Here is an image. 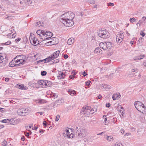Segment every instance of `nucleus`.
Returning a JSON list of instances; mask_svg holds the SVG:
<instances>
[{"mask_svg": "<svg viewBox=\"0 0 146 146\" xmlns=\"http://www.w3.org/2000/svg\"><path fill=\"white\" fill-rule=\"evenodd\" d=\"M74 17V14L70 12H66L61 15L60 21L66 27H70L74 24V22L72 21Z\"/></svg>", "mask_w": 146, "mask_h": 146, "instance_id": "obj_1", "label": "nucleus"}, {"mask_svg": "<svg viewBox=\"0 0 146 146\" xmlns=\"http://www.w3.org/2000/svg\"><path fill=\"white\" fill-rule=\"evenodd\" d=\"M134 106L138 111L141 112H142L143 113H144L142 110L143 109H144V110L145 108V107L144 105L141 102L139 101H136L135 102Z\"/></svg>", "mask_w": 146, "mask_h": 146, "instance_id": "obj_2", "label": "nucleus"}, {"mask_svg": "<svg viewBox=\"0 0 146 146\" xmlns=\"http://www.w3.org/2000/svg\"><path fill=\"white\" fill-rule=\"evenodd\" d=\"M98 36L100 37L106 39L108 37L109 33L106 29H103L99 31L98 33Z\"/></svg>", "mask_w": 146, "mask_h": 146, "instance_id": "obj_3", "label": "nucleus"}, {"mask_svg": "<svg viewBox=\"0 0 146 146\" xmlns=\"http://www.w3.org/2000/svg\"><path fill=\"white\" fill-rule=\"evenodd\" d=\"M15 58V60H16V62H20V63H19V64L25 62V60H26L27 59L26 58L25 56L23 54L17 56Z\"/></svg>", "mask_w": 146, "mask_h": 146, "instance_id": "obj_4", "label": "nucleus"}, {"mask_svg": "<svg viewBox=\"0 0 146 146\" xmlns=\"http://www.w3.org/2000/svg\"><path fill=\"white\" fill-rule=\"evenodd\" d=\"M86 132L84 129L82 128H80L78 130H77V135L80 138L85 137L86 135Z\"/></svg>", "mask_w": 146, "mask_h": 146, "instance_id": "obj_5", "label": "nucleus"}, {"mask_svg": "<svg viewBox=\"0 0 146 146\" xmlns=\"http://www.w3.org/2000/svg\"><path fill=\"white\" fill-rule=\"evenodd\" d=\"M30 110L28 108L18 110L17 112L19 115L25 116L27 115L30 112Z\"/></svg>", "mask_w": 146, "mask_h": 146, "instance_id": "obj_6", "label": "nucleus"}, {"mask_svg": "<svg viewBox=\"0 0 146 146\" xmlns=\"http://www.w3.org/2000/svg\"><path fill=\"white\" fill-rule=\"evenodd\" d=\"M91 107L89 106H87L85 108H83L81 111L83 114H86V115L88 116L90 114L91 111L90 109Z\"/></svg>", "mask_w": 146, "mask_h": 146, "instance_id": "obj_7", "label": "nucleus"}, {"mask_svg": "<svg viewBox=\"0 0 146 146\" xmlns=\"http://www.w3.org/2000/svg\"><path fill=\"white\" fill-rule=\"evenodd\" d=\"M52 36V33L50 32H45L44 31V33L43 36H41L42 39H46L51 38Z\"/></svg>", "mask_w": 146, "mask_h": 146, "instance_id": "obj_8", "label": "nucleus"}, {"mask_svg": "<svg viewBox=\"0 0 146 146\" xmlns=\"http://www.w3.org/2000/svg\"><path fill=\"white\" fill-rule=\"evenodd\" d=\"M60 53V51L58 50L55 52L53 54L49 56L48 58V59H49V61L50 62L58 57Z\"/></svg>", "mask_w": 146, "mask_h": 146, "instance_id": "obj_9", "label": "nucleus"}, {"mask_svg": "<svg viewBox=\"0 0 146 146\" xmlns=\"http://www.w3.org/2000/svg\"><path fill=\"white\" fill-rule=\"evenodd\" d=\"M124 36L123 33L117 34L116 36V41L117 43L119 44L122 41Z\"/></svg>", "mask_w": 146, "mask_h": 146, "instance_id": "obj_10", "label": "nucleus"}, {"mask_svg": "<svg viewBox=\"0 0 146 146\" xmlns=\"http://www.w3.org/2000/svg\"><path fill=\"white\" fill-rule=\"evenodd\" d=\"M29 40L30 43L32 44L34 46L37 45L39 44V42L36 38L34 37L33 38L32 37H29Z\"/></svg>", "mask_w": 146, "mask_h": 146, "instance_id": "obj_11", "label": "nucleus"}, {"mask_svg": "<svg viewBox=\"0 0 146 146\" xmlns=\"http://www.w3.org/2000/svg\"><path fill=\"white\" fill-rule=\"evenodd\" d=\"M99 45L101 48L104 50H106L107 49V46L106 42L103 43L101 42L99 44Z\"/></svg>", "mask_w": 146, "mask_h": 146, "instance_id": "obj_12", "label": "nucleus"}, {"mask_svg": "<svg viewBox=\"0 0 146 146\" xmlns=\"http://www.w3.org/2000/svg\"><path fill=\"white\" fill-rule=\"evenodd\" d=\"M145 57L144 55H140L136 56L134 57L133 59L135 60H141L143 58Z\"/></svg>", "mask_w": 146, "mask_h": 146, "instance_id": "obj_13", "label": "nucleus"}, {"mask_svg": "<svg viewBox=\"0 0 146 146\" xmlns=\"http://www.w3.org/2000/svg\"><path fill=\"white\" fill-rule=\"evenodd\" d=\"M3 56L0 55V63H2L4 66L6 63V59L3 57Z\"/></svg>", "mask_w": 146, "mask_h": 146, "instance_id": "obj_14", "label": "nucleus"}, {"mask_svg": "<svg viewBox=\"0 0 146 146\" xmlns=\"http://www.w3.org/2000/svg\"><path fill=\"white\" fill-rule=\"evenodd\" d=\"M17 63L16 62V60H15V58H14V60H13L9 63V65L10 67H13L15 65L19 64H16Z\"/></svg>", "mask_w": 146, "mask_h": 146, "instance_id": "obj_15", "label": "nucleus"}, {"mask_svg": "<svg viewBox=\"0 0 146 146\" xmlns=\"http://www.w3.org/2000/svg\"><path fill=\"white\" fill-rule=\"evenodd\" d=\"M17 87L19 89H21L22 90H26L28 89L27 87L26 86H24L23 84H17Z\"/></svg>", "mask_w": 146, "mask_h": 146, "instance_id": "obj_16", "label": "nucleus"}, {"mask_svg": "<svg viewBox=\"0 0 146 146\" xmlns=\"http://www.w3.org/2000/svg\"><path fill=\"white\" fill-rule=\"evenodd\" d=\"M49 59H48V58H47L43 60H40L37 61V63H39L40 62H44V63H46L49 62Z\"/></svg>", "mask_w": 146, "mask_h": 146, "instance_id": "obj_17", "label": "nucleus"}, {"mask_svg": "<svg viewBox=\"0 0 146 146\" xmlns=\"http://www.w3.org/2000/svg\"><path fill=\"white\" fill-rule=\"evenodd\" d=\"M13 32L11 33H10L9 34L7 35V36L8 37H10L11 38H15V36H16V33H12Z\"/></svg>", "mask_w": 146, "mask_h": 146, "instance_id": "obj_18", "label": "nucleus"}, {"mask_svg": "<svg viewBox=\"0 0 146 146\" xmlns=\"http://www.w3.org/2000/svg\"><path fill=\"white\" fill-rule=\"evenodd\" d=\"M106 139L108 142H110L113 141L114 140V138L112 136L107 135Z\"/></svg>", "mask_w": 146, "mask_h": 146, "instance_id": "obj_19", "label": "nucleus"}, {"mask_svg": "<svg viewBox=\"0 0 146 146\" xmlns=\"http://www.w3.org/2000/svg\"><path fill=\"white\" fill-rule=\"evenodd\" d=\"M74 42V38H69L68 40V44L69 45H71Z\"/></svg>", "mask_w": 146, "mask_h": 146, "instance_id": "obj_20", "label": "nucleus"}, {"mask_svg": "<svg viewBox=\"0 0 146 146\" xmlns=\"http://www.w3.org/2000/svg\"><path fill=\"white\" fill-rule=\"evenodd\" d=\"M106 42V43L107 49H111L112 46V43L110 42Z\"/></svg>", "mask_w": 146, "mask_h": 146, "instance_id": "obj_21", "label": "nucleus"}, {"mask_svg": "<svg viewBox=\"0 0 146 146\" xmlns=\"http://www.w3.org/2000/svg\"><path fill=\"white\" fill-rule=\"evenodd\" d=\"M68 92L69 94L71 96H73L76 94V91L73 90H69L68 91Z\"/></svg>", "mask_w": 146, "mask_h": 146, "instance_id": "obj_22", "label": "nucleus"}, {"mask_svg": "<svg viewBox=\"0 0 146 146\" xmlns=\"http://www.w3.org/2000/svg\"><path fill=\"white\" fill-rule=\"evenodd\" d=\"M36 33L37 35H39V37L41 39V36H43V34L44 33V31L42 30L40 31V30L37 31L36 32Z\"/></svg>", "mask_w": 146, "mask_h": 146, "instance_id": "obj_23", "label": "nucleus"}, {"mask_svg": "<svg viewBox=\"0 0 146 146\" xmlns=\"http://www.w3.org/2000/svg\"><path fill=\"white\" fill-rule=\"evenodd\" d=\"M46 86L45 88L49 87L52 85V82L48 80H45Z\"/></svg>", "mask_w": 146, "mask_h": 146, "instance_id": "obj_24", "label": "nucleus"}, {"mask_svg": "<svg viewBox=\"0 0 146 146\" xmlns=\"http://www.w3.org/2000/svg\"><path fill=\"white\" fill-rule=\"evenodd\" d=\"M65 74L62 72H60L58 76V77L60 78H63L65 76Z\"/></svg>", "mask_w": 146, "mask_h": 146, "instance_id": "obj_25", "label": "nucleus"}, {"mask_svg": "<svg viewBox=\"0 0 146 146\" xmlns=\"http://www.w3.org/2000/svg\"><path fill=\"white\" fill-rule=\"evenodd\" d=\"M100 49L99 48V47H97L96 48L94 51V53H100Z\"/></svg>", "mask_w": 146, "mask_h": 146, "instance_id": "obj_26", "label": "nucleus"}, {"mask_svg": "<svg viewBox=\"0 0 146 146\" xmlns=\"http://www.w3.org/2000/svg\"><path fill=\"white\" fill-rule=\"evenodd\" d=\"M119 111L122 115L124 114V109L123 107H121Z\"/></svg>", "mask_w": 146, "mask_h": 146, "instance_id": "obj_27", "label": "nucleus"}, {"mask_svg": "<svg viewBox=\"0 0 146 146\" xmlns=\"http://www.w3.org/2000/svg\"><path fill=\"white\" fill-rule=\"evenodd\" d=\"M1 144L2 146H6L7 145V141L5 140H4Z\"/></svg>", "mask_w": 146, "mask_h": 146, "instance_id": "obj_28", "label": "nucleus"}, {"mask_svg": "<svg viewBox=\"0 0 146 146\" xmlns=\"http://www.w3.org/2000/svg\"><path fill=\"white\" fill-rule=\"evenodd\" d=\"M103 87L104 88L109 89L110 88V86L108 85L104 84L103 86Z\"/></svg>", "mask_w": 146, "mask_h": 146, "instance_id": "obj_29", "label": "nucleus"}, {"mask_svg": "<svg viewBox=\"0 0 146 146\" xmlns=\"http://www.w3.org/2000/svg\"><path fill=\"white\" fill-rule=\"evenodd\" d=\"M46 102V101L43 99H40L38 100V103L41 104L44 103Z\"/></svg>", "mask_w": 146, "mask_h": 146, "instance_id": "obj_30", "label": "nucleus"}, {"mask_svg": "<svg viewBox=\"0 0 146 146\" xmlns=\"http://www.w3.org/2000/svg\"><path fill=\"white\" fill-rule=\"evenodd\" d=\"M42 87L45 88V87L46 86V82H45V80H42Z\"/></svg>", "mask_w": 146, "mask_h": 146, "instance_id": "obj_31", "label": "nucleus"}, {"mask_svg": "<svg viewBox=\"0 0 146 146\" xmlns=\"http://www.w3.org/2000/svg\"><path fill=\"white\" fill-rule=\"evenodd\" d=\"M118 97V96L117 94H113L112 96V98L113 100H115Z\"/></svg>", "mask_w": 146, "mask_h": 146, "instance_id": "obj_32", "label": "nucleus"}, {"mask_svg": "<svg viewBox=\"0 0 146 146\" xmlns=\"http://www.w3.org/2000/svg\"><path fill=\"white\" fill-rule=\"evenodd\" d=\"M129 21L131 23H133L134 22H135L136 21V19L134 18H131L130 19Z\"/></svg>", "mask_w": 146, "mask_h": 146, "instance_id": "obj_33", "label": "nucleus"}, {"mask_svg": "<svg viewBox=\"0 0 146 146\" xmlns=\"http://www.w3.org/2000/svg\"><path fill=\"white\" fill-rule=\"evenodd\" d=\"M51 95L52 97H54V98H56L58 97L57 94L56 93H52Z\"/></svg>", "mask_w": 146, "mask_h": 146, "instance_id": "obj_34", "label": "nucleus"}, {"mask_svg": "<svg viewBox=\"0 0 146 146\" xmlns=\"http://www.w3.org/2000/svg\"><path fill=\"white\" fill-rule=\"evenodd\" d=\"M47 72L45 71H42L41 73V74L42 76H44L46 75Z\"/></svg>", "mask_w": 146, "mask_h": 146, "instance_id": "obj_35", "label": "nucleus"}, {"mask_svg": "<svg viewBox=\"0 0 146 146\" xmlns=\"http://www.w3.org/2000/svg\"><path fill=\"white\" fill-rule=\"evenodd\" d=\"M66 134H67V137H68L69 138H71V137H72V136H71V135H68V133L69 132V131L68 129L66 130Z\"/></svg>", "mask_w": 146, "mask_h": 146, "instance_id": "obj_36", "label": "nucleus"}, {"mask_svg": "<svg viewBox=\"0 0 146 146\" xmlns=\"http://www.w3.org/2000/svg\"><path fill=\"white\" fill-rule=\"evenodd\" d=\"M88 2L91 4H94L95 3V1L94 0H90Z\"/></svg>", "mask_w": 146, "mask_h": 146, "instance_id": "obj_37", "label": "nucleus"}, {"mask_svg": "<svg viewBox=\"0 0 146 146\" xmlns=\"http://www.w3.org/2000/svg\"><path fill=\"white\" fill-rule=\"evenodd\" d=\"M9 120L8 119L2 120L1 122L3 123H6L8 121H9Z\"/></svg>", "mask_w": 146, "mask_h": 146, "instance_id": "obj_38", "label": "nucleus"}, {"mask_svg": "<svg viewBox=\"0 0 146 146\" xmlns=\"http://www.w3.org/2000/svg\"><path fill=\"white\" fill-rule=\"evenodd\" d=\"M104 123L105 124V125H107L108 123V122L107 121V118H105L104 119Z\"/></svg>", "mask_w": 146, "mask_h": 146, "instance_id": "obj_39", "label": "nucleus"}, {"mask_svg": "<svg viewBox=\"0 0 146 146\" xmlns=\"http://www.w3.org/2000/svg\"><path fill=\"white\" fill-rule=\"evenodd\" d=\"M24 2L25 3L27 4H30V3H31V2L29 0H24Z\"/></svg>", "mask_w": 146, "mask_h": 146, "instance_id": "obj_40", "label": "nucleus"}, {"mask_svg": "<svg viewBox=\"0 0 146 146\" xmlns=\"http://www.w3.org/2000/svg\"><path fill=\"white\" fill-rule=\"evenodd\" d=\"M114 146H123L122 145L121 143H116L115 144Z\"/></svg>", "mask_w": 146, "mask_h": 146, "instance_id": "obj_41", "label": "nucleus"}, {"mask_svg": "<svg viewBox=\"0 0 146 146\" xmlns=\"http://www.w3.org/2000/svg\"><path fill=\"white\" fill-rule=\"evenodd\" d=\"M60 118V115H57L56 117V119H55V121H58Z\"/></svg>", "mask_w": 146, "mask_h": 146, "instance_id": "obj_42", "label": "nucleus"}, {"mask_svg": "<svg viewBox=\"0 0 146 146\" xmlns=\"http://www.w3.org/2000/svg\"><path fill=\"white\" fill-rule=\"evenodd\" d=\"M91 82L90 81H88L86 82V85L87 86H88L90 85V83Z\"/></svg>", "mask_w": 146, "mask_h": 146, "instance_id": "obj_43", "label": "nucleus"}, {"mask_svg": "<svg viewBox=\"0 0 146 146\" xmlns=\"http://www.w3.org/2000/svg\"><path fill=\"white\" fill-rule=\"evenodd\" d=\"M143 21L142 20H139L137 23V25L138 24H139V26H140V25L143 23Z\"/></svg>", "mask_w": 146, "mask_h": 146, "instance_id": "obj_44", "label": "nucleus"}, {"mask_svg": "<svg viewBox=\"0 0 146 146\" xmlns=\"http://www.w3.org/2000/svg\"><path fill=\"white\" fill-rule=\"evenodd\" d=\"M75 74H74L73 75H70L69 76V78H70V79H74L75 77L74 75Z\"/></svg>", "mask_w": 146, "mask_h": 146, "instance_id": "obj_45", "label": "nucleus"}, {"mask_svg": "<svg viewBox=\"0 0 146 146\" xmlns=\"http://www.w3.org/2000/svg\"><path fill=\"white\" fill-rule=\"evenodd\" d=\"M21 38H18L16 39L15 40V41L16 43H17L20 41Z\"/></svg>", "mask_w": 146, "mask_h": 146, "instance_id": "obj_46", "label": "nucleus"}, {"mask_svg": "<svg viewBox=\"0 0 146 146\" xmlns=\"http://www.w3.org/2000/svg\"><path fill=\"white\" fill-rule=\"evenodd\" d=\"M11 42L10 41H8L7 42H5L4 44L6 45H8L11 44Z\"/></svg>", "mask_w": 146, "mask_h": 146, "instance_id": "obj_47", "label": "nucleus"}, {"mask_svg": "<svg viewBox=\"0 0 146 146\" xmlns=\"http://www.w3.org/2000/svg\"><path fill=\"white\" fill-rule=\"evenodd\" d=\"M140 35L142 36H144L145 35V33H143L141 31L140 33Z\"/></svg>", "mask_w": 146, "mask_h": 146, "instance_id": "obj_48", "label": "nucleus"}, {"mask_svg": "<svg viewBox=\"0 0 146 146\" xmlns=\"http://www.w3.org/2000/svg\"><path fill=\"white\" fill-rule=\"evenodd\" d=\"M114 5V4L113 3H111L110 2L108 4V6H113Z\"/></svg>", "mask_w": 146, "mask_h": 146, "instance_id": "obj_49", "label": "nucleus"}, {"mask_svg": "<svg viewBox=\"0 0 146 146\" xmlns=\"http://www.w3.org/2000/svg\"><path fill=\"white\" fill-rule=\"evenodd\" d=\"M0 111L1 112H3L5 111V109L3 108H0Z\"/></svg>", "mask_w": 146, "mask_h": 146, "instance_id": "obj_50", "label": "nucleus"}, {"mask_svg": "<svg viewBox=\"0 0 146 146\" xmlns=\"http://www.w3.org/2000/svg\"><path fill=\"white\" fill-rule=\"evenodd\" d=\"M38 83L40 86L42 85V80L38 81Z\"/></svg>", "mask_w": 146, "mask_h": 146, "instance_id": "obj_51", "label": "nucleus"}, {"mask_svg": "<svg viewBox=\"0 0 146 146\" xmlns=\"http://www.w3.org/2000/svg\"><path fill=\"white\" fill-rule=\"evenodd\" d=\"M59 62V60L58 59H56L54 60V62H53L54 63H56L58 62Z\"/></svg>", "mask_w": 146, "mask_h": 146, "instance_id": "obj_52", "label": "nucleus"}, {"mask_svg": "<svg viewBox=\"0 0 146 146\" xmlns=\"http://www.w3.org/2000/svg\"><path fill=\"white\" fill-rule=\"evenodd\" d=\"M43 125L44 126H45V127L47 125V124H46V121H43Z\"/></svg>", "mask_w": 146, "mask_h": 146, "instance_id": "obj_53", "label": "nucleus"}, {"mask_svg": "<svg viewBox=\"0 0 146 146\" xmlns=\"http://www.w3.org/2000/svg\"><path fill=\"white\" fill-rule=\"evenodd\" d=\"M106 106L107 107L109 108L110 106V103H108L106 104Z\"/></svg>", "mask_w": 146, "mask_h": 146, "instance_id": "obj_54", "label": "nucleus"}, {"mask_svg": "<svg viewBox=\"0 0 146 146\" xmlns=\"http://www.w3.org/2000/svg\"><path fill=\"white\" fill-rule=\"evenodd\" d=\"M113 74H110L108 78H110V79L112 78L113 77Z\"/></svg>", "mask_w": 146, "mask_h": 146, "instance_id": "obj_55", "label": "nucleus"}, {"mask_svg": "<svg viewBox=\"0 0 146 146\" xmlns=\"http://www.w3.org/2000/svg\"><path fill=\"white\" fill-rule=\"evenodd\" d=\"M105 133V131L103 132L100 133H99L97 134V135H102L103 134Z\"/></svg>", "mask_w": 146, "mask_h": 146, "instance_id": "obj_56", "label": "nucleus"}, {"mask_svg": "<svg viewBox=\"0 0 146 146\" xmlns=\"http://www.w3.org/2000/svg\"><path fill=\"white\" fill-rule=\"evenodd\" d=\"M78 15H79L81 16L82 17L83 15L82 12H80L78 14Z\"/></svg>", "mask_w": 146, "mask_h": 146, "instance_id": "obj_57", "label": "nucleus"}, {"mask_svg": "<svg viewBox=\"0 0 146 146\" xmlns=\"http://www.w3.org/2000/svg\"><path fill=\"white\" fill-rule=\"evenodd\" d=\"M68 55L66 54H65L64 56V57L65 59L67 58H68Z\"/></svg>", "mask_w": 146, "mask_h": 146, "instance_id": "obj_58", "label": "nucleus"}, {"mask_svg": "<svg viewBox=\"0 0 146 146\" xmlns=\"http://www.w3.org/2000/svg\"><path fill=\"white\" fill-rule=\"evenodd\" d=\"M83 75L84 76H86L87 75V74H86V72L85 71H84L83 72Z\"/></svg>", "mask_w": 146, "mask_h": 146, "instance_id": "obj_59", "label": "nucleus"}, {"mask_svg": "<svg viewBox=\"0 0 146 146\" xmlns=\"http://www.w3.org/2000/svg\"><path fill=\"white\" fill-rule=\"evenodd\" d=\"M90 111H91V113H90V114H92L93 113H94V111L93 110V109H92L91 108V109H90Z\"/></svg>", "mask_w": 146, "mask_h": 146, "instance_id": "obj_60", "label": "nucleus"}, {"mask_svg": "<svg viewBox=\"0 0 146 146\" xmlns=\"http://www.w3.org/2000/svg\"><path fill=\"white\" fill-rule=\"evenodd\" d=\"M143 38H140L139 40V42H142L143 41Z\"/></svg>", "mask_w": 146, "mask_h": 146, "instance_id": "obj_61", "label": "nucleus"}, {"mask_svg": "<svg viewBox=\"0 0 146 146\" xmlns=\"http://www.w3.org/2000/svg\"><path fill=\"white\" fill-rule=\"evenodd\" d=\"M121 132L122 133H123L125 132L124 130L123 129H121L120 130Z\"/></svg>", "mask_w": 146, "mask_h": 146, "instance_id": "obj_62", "label": "nucleus"}, {"mask_svg": "<svg viewBox=\"0 0 146 146\" xmlns=\"http://www.w3.org/2000/svg\"><path fill=\"white\" fill-rule=\"evenodd\" d=\"M137 70V69H132L131 70V71L132 72H133L136 71Z\"/></svg>", "mask_w": 146, "mask_h": 146, "instance_id": "obj_63", "label": "nucleus"}, {"mask_svg": "<svg viewBox=\"0 0 146 146\" xmlns=\"http://www.w3.org/2000/svg\"><path fill=\"white\" fill-rule=\"evenodd\" d=\"M143 64L144 66L146 68V62H145V60H144Z\"/></svg>", "mask_w": 146, "mask_h": 146, "instance_id": "obj_64", "label": "nucleus"}]
</instances>
